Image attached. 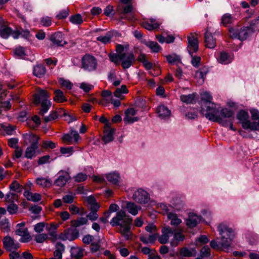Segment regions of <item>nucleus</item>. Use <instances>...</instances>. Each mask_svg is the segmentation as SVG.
Segmentation results:
<instances>
[{"label":"nucleus","instance_id":"53","mask_svg":"<svg viewBox=\"0 0 259 259\" xmlns=\"http://www.w3.org/2000/svg\"><path fill=\"white\" fill-rule=\"evenodd\" d=\"M49 238V235L46 233H39L35 237V240L37 243H43Z\"/></svg>","mask_w":259,"mask_h":259},{"label":"nucleus","instance_id":"50","mask_svg":"<svg viewBox=\"0 0 259 259\" xmlns=\"http://www.w3.org/2000/svg\"><path fill=\"white\" fill-rule=\"evenodd\" d=\"M133 10V4L127 5L123 7L122 10L121 12V14L122 16H121L123 19H127L125 15L132 13Z\"/></svg>","mask_w":259,"mask_h":259},{"label":"nucleus","instance_id":"5","mask_svg":"<svg viewBox=\"0 0 259 259\" xmlns=\"http://www.w3.org/2000/svg\"><path fill=\"white\" fill-rule=\"evenodd\" d=\"M23 138L26 144L31 143V145L27 148L25 151V157L31 159L35 154L36 150L38 148L39 138L33 134L26 133L23 134Z\"/></svg>","mask_w":259,"mask_h":259},{"label":"nucleus","instance_id":"34","mask_svg":"<svg viewBox=\"0 0 259 259\" xmlns=\"http://www.w3.org/2000/svg\"><path fill=\"white\" fill-rule=\"evenodd\" d=\"M207 73V70L205 68H201L195 72V78L197 79L198 83L201 84L203 83Z\"/></svg>","mask_w":259,"mask_h":259},{"label":"nucleus","instance_id":"64","mask_svg":"<svg viewBox=\"0 0 259 259\" xmlns=\"http://www.w3.org/2000/svg\"><path fill=\"white\" fill-rule=\"evenodd\" d=\"M210 248L208 246H204L200 251L201 257H208L210 255Z\"/></svg>","mask_w":259,"mask_h":259},{"label":"nucleus","instance_id":"61","mask_svg":"<svg viewBox=\"0 0 259 259\" xmlns=\"http://www.w3.org/2000/svg\"><path fill=\"white\" fill-rule=\"evenodd\" d=\"M79 88L85 93H88L94 88V86L86 82H82L80 84Z\"/></svg>","mask_w":259,"mask_h":259},{"label":"nucleus","instance_id":"11","mask_svg":"<svg viewBox=\"0 0 259 259\" xmlns=\"http://www.w3.org/2000/svg\"><path fill=\"white\" fill-rule=\"evenodd\" d=\"M82 67L87 71H91L96 69L97 61L95 57L90 55H85L82 59Z\"/></svg>","mask_w":259,"mask_h":259},{"label":"nucleus","instance_id":"16","mask_svg":"<svg viewBox=\"0 0 259 259\" xmlns=\"http://www.w3.org/2000/svg\"><path fill=\"white\" fill-rule=\"evenodd\" d=\"M105 178L112 185L121 186L122 184L120 175L117 171H113L106 174Z\"/></svg>","mask_w":259,"mask_h":259},{"label":"nucleus","instance_id":"20","mask_svg":"<svg viewBox=\"0 0 259 259\" xmlns=\"http://www.w3.org/2000/svg\"><path fill=\"white\" fill-rule=\"evenodd\" d=\"M233 55L226 52H221L217 57V61L222 64H228L232 62Z\"/></svg>","mask_w":259,"mask_h":259},{"label":"nucleus","instance_id":"39","mask_svg":"<svg viewBox=\"0 0 259 259\" xmlns=\"http://www.w3.org/2000/svg\"><path fill=\"white\" fill-rule=\"evenodd\" d=\"M112 37V32L109 31L107 32L105 35H102L97 37V40L104 44H106L110 42L111 39Z\"/></svg>","mask_w":259,"mask_h":259},{"label":"nucleus","instance_id":"6","mask_svg":"<svg viewBox=\"0 0 259 259\" xmlns=\"http://www.w3.org/2000/svg\"><path fill=\"white\" fill-rule=\"evenodd\" d=\"M29 32L28 30H13L10 27L5 25L4 23L0 29V35L3 38H8L11 35L14 38L17 39L21 35L24 37H27L29 35Z\"/></svg>","mask_w":259,"mask_h":259},{"label":"nucleus","instance_id":"38","mask_svg":"<svg viewBox=\"0 0 259 259\" xmlns=\"http://www.w3.org/2000/svg\"><path fill=\"white\" fill-rule=\"evenodd\" d=\"M173 207L177 211H180L184 209L185 206L184 202L180 198L174 199L172 201Z\"/></svg>","mask_w":259,"mask_h":259},{"label":"nucleus","instance_id":"22","mask_svg":"<svg viewBox=\"0 0 259 259\" xmlns=\"http://www.w3.org/2000/svg\"><path fill=\"white\" fill-rule=\"evenodd\" d=\"M16 234L21 236L20 241L23 242H28L31 239V236L28 233V229L25 227L17 228Z\"/></svg>","mask_w":259,"mask_h":259},{"label":"nucleus","instance_id":"13","mask_svg":"<svg viewBox=\"0 0 259 259\" xmlns=\"http://www.w3.org/2000/svg\"><path fill=\"white\" fill-rule=\"evenodd\" d=\"M79 236V232L76 229H69L65 230L59 236V238L62 240L73 241Z\"/></svg>","mask_w":259,"mask_h":259},{"label":"nucleus","instance_id":"59","mask_svg":"<svg viewBox=\"0 0 259 259\" xmlns=\"http://www.w3.org/2000/svg\"><path fill=\"white\" fill-rule=\"evenodd\" d=\"M87 179V175L82 172H79L76 174L74 177L73 179L76 182H81L85 181Z\"/></svg>","mask_w":259,"mask_h":259},{"label":"nucleus","instance_id":"51","mask_svg":"<svg viewBox=\"0 0 259 259\" xmlns=\"http://www.w3.org/2000/svg\"><path fill=\"white\" fill-rule=\"evenodd\" d=\"M69 19L70 22L74 24H80L83 22L81 16L79 14L71 16Z\"/></svg>","mask_w":259,"mask_h":259},{"label":"nucleus","instance_id":"52","mask_svg":"<svg viewBox=\"0 0 259 259\" xmlns=\"http://www.w3.org/2000/svg\"><path fill=\"white\" fill-rule=\"evenodd\" d=\"M2 128L8 135H12L15 132V127L9 124H4L2 126Z\"/></svg>","mask_w":259,"mask_h":259},{"label":"nucleus","instance_id":"33","mask_svg":"<svg viewBox=\"0 0 259 259\" xmlns=\"http://www.w3.org/2000/svg\"><path fill=\"white\" fill-rule=\"evenodd\" d=\"M167 218L170 221L171 225L174 226H178L182 222V220L178 217L177 214L174 212L168 213Z\"/></svg>","mask_w":259,"mask_h":259},{"label":"nucleus","instance_id":"43","mask_svg":"<svg viewBox=\"0 0 259 259\" xmlns=\"http://www.w3.org/2000/svg\"><path fill=\"white\" fill-rule=\"evenodd\" d=\"M128 90L125 85H122L120 88L116 89L114 92V96L118 98L122 99V95L123 94H127Z\"/></svg>","mask_w":259,"mask_h":259},{"label":"nucleus","instance_id":"54","mask_svg":"<svg viewBox=\"0 0 259 259\" xmlns=\"http://www.w3.org/2000/svg\"><path fill=\"white\" fill-rule=\"evenodd\" d=\"M101 95L107 103H109V100L113 97L112 93L109 90L103 91Z\"/></svg>","mask_w":259,"mask_h":259},{"label":"nucleus","instance_id":"37","mask_svg":"<svg viewBox=\"0 0 259 259\" xmlns=\"http://www.w3.org/2000/svg\"><path fill=\"white\" fill-rule=\"evenodd\" d=\"M37 185L42 187H50L52 185L51 180L48 178H37L36 180Z\"/></svg>","mask_w":259,"mask_h":259},{"label":"nucleus","instance_id":"9","mask_svg":"<svg viewBox=\"0 0 259 259\" xmlns=\"http://www.w3.org/2000/svg\"><path fill=\"white\" fill-rule=\"evenodd\" d=\"M132 198L135 202L141 204H147L150 200L149 194L142 188H139L135 190Z\"/></svg>","mask_w":259,"mask_h":259},{"label":"nucleus","instance_id":"63","mask_svg":"<svg viewBox=\"0 0 259 259\" xmlns=\"http://www.w3.org/2000/svg\"><path fill=\"white\" fill-rule=\"evenodd\" d=\"M58 114L56 112H52L50 115L48 116L44 117V120L45 122H48L56 119L58 117Z\"/></svg>","mask_w":259,"mask_h":259},{"label":"nucleus","instance_id":"18","mask_svg":"<svg viewBox=\"0 0 259 259\" xmlns=\"http://www.w3.org/2000/svg\"><path fill=\"white\" fill-rule=\"evenodd\" d=\"M175 231L170 227H164L162 230V235L158 238L159 242L161 244L166 243L169 237L174 236Z\"/></svg>","mask_w":259,"mask_h":259},{"label":"nucleus","instance_id":"24","mask_svg":"<svg viewBox=\"0 0 259 259\" xmlns=\"http://www.w3.org/2000/svg\"><path fill=\"white\" fill-rule=\"evenodd\" d=\"M156 112L161 119L169 118L171 115L170 110L165 106L160 105L157 108Z\"/></svg>","mask_w":259,"mask_h":259},{"label":"nucleus","instance_id":"41","mask_svg":"<svg viewBox=\"0 0 259 259\" xmlns=\"http://www.w3.org/2000/svg\"><path fill=\"white\" fill-rule=\"evenodd\" d=\"M196 251L195 249H188L186 248H182L180 251V254L182 256L185 257H190L195 256L196 254Z\"/></svg>","mask_w":259,"mask_h":259},{"label":"nucleus","instance_id":"45","mask_svg":"<svg viewBox=\"0 0 259 259\" xmlns=\"http://www.w3.org/2000/svg\"><path fill=\"white\" fill-rule=\"evenodd\" d=\"M88 223V220L85 218H79V219L72 221V225L74 227H79Z\"/></svg>","mask_w":259,"mask_h":259},{"label":"nucleus","instance_id":"7","mask_svg":"<svg viewBox=\"0 0 259 259\" xmlns=\"http://www.w3.org/2000/svg\"><path fill=\"white\" fill-rule=\"evenodd\" d=\"M252 33V29L248 27H243L240 29L234 28L229 29L230 36L232 38L238 39L241 41L246 40Z\"/></svg>","mask_w":259,"mask_h":259},{"label":"nucleus","instance_id":"10","mask_svg":"<svg viewBox=\"0 0 259 259\" xmlns=\"http://www.w3.org/2000/svg\"><path fill=\"white\" fill-rule=\"evenodd\" d=\"M220 115L221 118H222L223 120L225 122V124L219 123L224 126H229V128L231 130L235 131V129L233 127L232 121L230 119L233 117L234 112L232 110L224 108L221 109Z\"/></svg>","mask_w":259,"mask_h":259},{"label":"nucleus","instance_id":"23","mask_svg":"<svg viewBox=\"0 0 259 259\" xmlns=\"http://www.w3.org/2000/svg\"><path fill=\"white\" fill-rule=\"evenodd\" d=\"M54 45L57 46H63L67 42L63 39V35L60 32H57L52 35L50 38Z\"/></svg>","mask_w":259,"mask_h":259},{"label":"nucleus","instance_id":"62","mask_svg":"<svg viewBox=\"0 0 259 259\" xmlns=\"http://www.w3.org/2000/svg\"><path fill=\"white\" fill-rule=\"evenodd\" d=\"M45 226L46 224L44 222L38 223L34 225V230L36 232L40 233L43 232Z\"/></svg>","mask_w":259,"mask_h":259},{"label":"nucleus","instance_id":"14","mask_svg":"<svg viewBox=\"0 0 259 259\" xmlns=\"http://www.w3.org/2000/svg\"><path fill=\"white\" fill-rule=\"evenodd\" d=\"M198 49V41L197 37L194 34H191L188 36L187 50L190 55L197 51Z\"/></svg>","mask_w":259,"mask_h":259},{"label":"nucleus","instance_id":"21","mask_svg":"<svg viewBox=\"0 0 259 259\" xmlns=\"http://www.w3.org/2000/svg\"><path fill=\"white\" fill-rule=\"evenodd\" d=\"M3 243L5 248L9 250L12 251L19 247L18 243H15L14 240L10 236H6L3 239Z\"/></svg>","mask_w":259,"mask_h":259},{"label":"nucleus","instance_id":"25","mask_svg":"<svg viewBox=\"0 0 259 259\" xmlns=\"http://www.w3.org/2000/svg\"><path fill=\"white\" fill-rule=\"evenodd\" d=\"M184 239L185 235L183 234L182 230H175L173 238L170 241V244L172 246H176Z\"/></svg>","mask_w":259,"mask_h":259},{"label":"nucleus","instance_id":"57","mask_svg":"<svg viewBox=\"0 0 259 259\" xmlns=\"http://www.w3.org/2000/svg\"><path fill=\"white\" fill-rule=\"evenodd\" d=\"M210 245L213 249H221L226 251V249H224L222 245L221 244L220 239L219 241H217L215 240L211 241L210 242Z\"/></svg>","mask_w":259,"mask_h":259},{"label":"nucleus","instance_id":"19","mask_svg":"<svg viewBox=\"0 0 259 259\" xmlns=\"http://www.w3.org/2000/svg\"><path fill=\"white\" fill-rule=\"evenodd\" d=\"M124 113L125 117L123 118V121L126 123H133L139 120V118L135 116L137 111L134 108L127 109Z\"/></svg>","mask_w":259,"mask_h":259},{"label":"nucleus","instance_id":"12","mask_svg":"<svg viewBox=\"0 0 259 259\" xmlns=\"http://www.w3.org/2000/svg\"><path fill=\"white\" fill-rule=\"evenodd\" d=\"M135 61V57L132 53H122L121 62L124 69L130 68Z\"/></svg>","mask_w":259,"mask_h":259},{"label":"nucleus","instance_id":"47","mask_svg":"<svg viewBox=\"0 0 259 259\" xmlns=\"http://www.w3.org/2000/svg\"><path fill=\"white\" fill-rule=\"evenodd\" d=\"M122 53H119L118 54H109V58L110 60L115 63L116 65L119 64V62L121 60Z\"/></svg>","mask_w":259,"mask_h":259},{"label":"nucleus","instance_id":"27","mask_svg":"<svg viewBox=\"0 0 259 259\" xmlns=\"http://www.w3.org/2000/svg\"><path fill=\"white\" fill-rule=\"evenodd\" d=\"M65 250V246L61 243L57 242L55 245L54 257L49 259H62V253Z\"/></svg>","mask_w":259,"mask_h":259},{"label":"nucleus","instance_id":"17","mask_svg":"<svg viewBox=\"0 0 259 259\" xmlns=\"http://www.w3.org/2000/svg\"><path fill=\"white\" fill-rule=\"evenodd\" d=\"M201 217L193 212L188 213V218L186 219V224L189 228L196 227L200 222Z\"/></svg>","mask_w":259,"mask_h":259},{"label":"nucleus","instance_id":"46","mask_svg":"<svg viewBox=\"0 0 259 259\" xmlns=\"http://www.w3.org/2000/svg\"><path fill=\"white\" fill-rule=\"evenodd\" d=\"M23 188V186L16 181H13L10 185V190L17 193L21 192L22 191Z\"/></svg>","mask_w":259,"mask_h":259},{"label":"nucleus","instance_id":"55","mask_svg":"<svg viewBox=\"0 0 259 259\" xmlns=\"http://www.w3.org/2000/svg\"><path fill=\"white\" fill-rule=\"evenodd\" d=\"M15 55L18 58H22L26 55L25 49L22 47L16 48L14 50Z\"/></svg>","mask_w":259,"mask_h":259},{"label":"nucleus","instance_id":"28","mask_svg":"<svg viewBox=\"0 0 259 259\" xmlns=\"http://www.w3.org/2000/svg\"><path fill=\"white\" fill-rule=\"evenodd\" d=\"M204 37L206 47L209 49H213L215 47V39L213 38L212 33L207 30Z\"/></svg>","mask_w":259,"mask_h":259},{"label":"nucleus","instance_id":"3","mask_svg":"<svg viewBox=\"0 0 259 259\" xmlns=\"http://www.w3.org/2000/svg\"><path fill=\"white\" fill-rule=\"evenodd\" d=\"M220 235L221 244L226 251L229 252L236 237L235 230L226 223H221L217 227Z\"/></svg>","mask_w":259,"mask_h":259},{"label":"nucleus","instance_id":"32","mask_svg":"<svg viewBox=\"0 0 259 259\" xmlns=\"http://www.w3.org/2000/svg\"><path fill=\"white\" fill-rule=\"evenodd\" d=\"M46 73V68L41 65L39 64L34 67L33 73L35 76L40 78L43 77Z\"/></svg>","mask_w":259,"mask_h":259},{"label":"nucleus","instance_id":"29","mask_svg":"<svg viewBox=\"0 0 259 259\" xmlns=\"http://www.w3.org/2000/svg\"><path fill=\"white\" fill-rule=\"evenodd\" d=\"M158 237L157 233H153L149 235L145 234L141 235L140 236V240L144 244L153 243Z\"/></svg>","mask_w":259,"mask_h":259},{"label":"nucleus","instance_id":"8","mask_svg":"<svg viewBox=\"0 0 259 259\" xmlns=\"http://www.w3.org/2000/svg\"><path fill=\"white\" fill-rule=\"evenodd\" d=\"M237 118L242 123V126L244 129L253 130V129L257 128L258 127L256 123L250 122L248 120L249 115L245 111H240L237 115Z\"/></svg>","mask_w":259,"mask_h":259},{"label":"nucleus","instance_id":"58","mask_svg":"<svg viewBox=\"0 0 259 259\" xmlns=\"http://www.w3.org/2000/svg\"><path fill=\"white\" fill-rule=\"evenodd\" d=\"M18 207L14 203H11L7 206V210L11 214H15L18 211Z\"/></svg>","mask_w":259,"mask_h":259},{"label":"nucleus","instance_id":"15","mask_svg":"<svg viewBox=\"0 0 259 259\" xmlns=\"http://www.w3.org/2000/svg\"><path fill=\"white\" fill-rule=\"evenodd\" d=\"M58 177L55 181V185L61 187L64 186L70 179L69 173L61 170L58 172Z\"/></svg>","mask_w":259,"mask_h":259},{"label":"nucleus","instance_id":"40","mask_svg":"<svg viewBox=\"0 0 259 259\" xmlns=\"http://www.w3.org/2000/svg\"><path fill=\"white\" fill-rule=\"evenodd\" d=\"M196 97V94L193 93L187 95H182L180 96L181 101L186 104L192 103Z\"/></svg>","mask_w":259,"mask_h":259},{"label":"nucleus","instance_id":"31","mask_svg":"<svg viewBox=\"0 0 259 259\" xmlns=\"http://www.w3.org/2000/svg\"><path fill=\"white\" fill-rule=\"evenodd\" d=\"M125 208L128 212L133 215H136L138 214L139 210L141 209V207L138 206L134 202H126Z\"/></svg>","mask_w":259,"mask_h":259},{"label":"nucleus","instance_id":"26","mask_svg":"<svg viewBox=\"0 0 259 259\" xmlns=\"http://www.w3.org/2000/svg\"><path fill=\"white\" fill-rule=\"evenodd\" d=\"M150 22L145 20L142 22V26L148 30H153L159 28L160 23L156 22L154 18H150Z\"/></svg>","mask_w":259,"mask_h":259},{"label":"nucleus","instance_id":"60","mask_svg":"<svg viewBox=\"0 0 259 259\" xmlns=\"http://www.w3.org/2000/svg\"><path fill=\"white\" fill-rule=\"evenodd\" d=\"M59 83L62 86L67 89H71L72 87V84L68 80H65L64 78H60L59 79Z\"/></svg>","mask_w":259,"mask_h":259},{"label":"nucleus","instance_id":"4","mask_svg":"<svg viewBox=\"0 0 259 259\" xmlns=\"http://www.w3.org/2000/svg\"><path fill=\"white\" fill-rule=\"evenodd\" d=\"M49 95L46 90L39 89L38 92L34 96V103L38 105L41 103V108L39 114L43 116L48 112L51 106V102L48 100Z\"/></svg>","mask_w":259,"mask_h":259},{"label":"nucleus","instance_id":"36","mask_svg":"<svg viewBox=\"0 0 259 259\" xmlns=\"http://www.w3.org/2000/svg\"><path fill=\"white\" fill-rule=\"evenodd\" d=\"M84 249L80 247H73L71 249V254L75 259H81L83 255Z\"/></svg>","mask_w":259,"mask_h":259},{"label":"nucleus","instance_id":"49","mask_svg":"<svg viewBox=\"0 0 259 259\" xmlns=\"http://www.w3.org/2000/svg\"><path fill=\"white\" fill-rule=\"evenodd\" d=\"M0 228L5 232H8L10 230L9 222L8 219H3L0 220Z\"/></svg>","mask_w":259,"mask_h":259},{"label":"nucleus","instance_id":"35","mask_svg":"<svg viewBox=\"0 0 259 259\" xmlns=\"http://www.w3.org/2000/svg\"><path fill=\"white\" fill-rule=\"evenodd\" d=\"M113 130L110 128H108L105 130L102 137V140L105 144L108 143L113 140Z\"/></svg>","mask_w":259,"mask_h":259},{"label":"nucleus","instance_id":"42","mask_svg":"<svg viewBox=\"0 0 259 259\" xmlns=\"http://www.w3.org/2000/svg\"><path fill=\"white\" fill-rule=\"evenodd\" d=\"M54 94L55 95L54 98L55 101L58 103H61L67 100L63 92L61 90H57L55 91Z\"/></svg>","mask_w":259,"mask_h":259},{"label":"nucleus","instance_id":"30","mask_svg":"<svg viewBox=\"0 0 259 259\" xmlns=\"http://www.w3.org/2000/svg\"><path fill=\"white\" fill-rule=\"evenodd\" d=\"M235 19V17L232 15L226 13L221 17V24L224 26H228L229 25L233 24Z\"/></svg>","mask_w":259,"mask_h":259},{"label":"nucleus","instance_id":"2","mask_svg":"<svg viewBox=\"0 0 259 259\" xmlns=\"http://www.w3.org/2000/svg\"><path fill=\"white\" fill-rule=\"evenodd\" d=\"M132 220L123 210L117 211L115 215L110 221V224L112 227L118 226L120 227V233L126 240L130 238V230Z\"/></svg>","mask_w":259,"mask_h":259},{"label":"nucleus","instance_id":"48","mask_svg":"<svg viewBox=\"0 0 259 259\" xmlns=\"http://www.w3.org/2000/svg\"><path fill=\"white\" fill-rule=\"evenodd\" d=\"M166 58L167 62L170 64H177L181 61L180 57L176 54L166 56Z\"/></svg>","mask_w":259,"mask_h":259},{"label":"nucleus","instance_id":"56","mask_svg":"<svg viewBox=\"0 0 259 259\" xmlns=\"http://www.w3.org/2000/svg\"><path fill=\"white\" fill-rule=\"evenodd\" d=\"M17 200V195L16 194L9 192L6 195V201L8 203H14V201Z\"/></svg>","mask_w":259,"mask_h":259},{"label":"nucleus","instance_id":"1","mask_svg":"<svg viewBox=\"0 0 259 259\" xmlns=\"http://www.w3.org/2000/svg\"><path fill=\"white\" fill-rule=\"evenodd\" d=\"M200 99L201 113L209 120L225 124L220 115L221 110L212 101L211 94L206 91L203 92L200 94Z\"/></svg>","mask_w":259,"mask_h":259},{"label":"nucleus","instance_id":"44","mask_svg":"<svg viewBox=\"0 0 259 259\" xmlns=\"http://www.w3.org/2000/svg\"><path fill=\"white\" fill-rule=\"evenodd\" d=\"M145 45L149 48L153 52L157 53L160 50V47L155 41H147L145 42Z\"/></svg>","mask_w":259,"mask_h":259}]
</instances>
